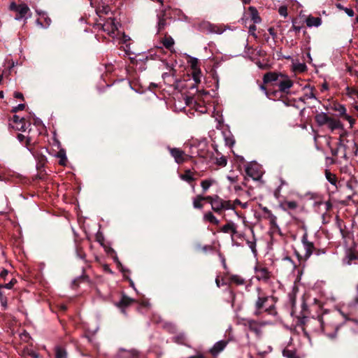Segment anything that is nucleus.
Here are the masks:
<instances>
[{
  "mask_svg": "<svg viewBox=\"0 0 358 358\" xmlns=\"http://www.w3.org/2000/svg\"><path fill=\"white\" fill-rule=\"evenodd\" d=\"M257 299L254 303V313L253 315L255 316H259L263 313H270L274 306L273 304L269 305L268 301L272 296L266 294L260 287H257Z\"/></svg>",
  "mask_w": 358,
  "mask_h": 358,
  "instance_id": "f257e3e1",
  "label": "nucleus"
},
{
  "mask_svg": "<svg viewBox=\"0 0 358 358\" xmlns=\"http://www.w3.org/2000/svg\"><path fill=\"white\" fill-rule=\"evenodd\" d=\"M206 201L210 203L212 210L217 214H221L227 210H234L235 209L230 201L224 200L218 195L206 196Z\"/></svg>",
  "mask_w": 358,
  "mask_h": 358,
  "instance_id": "f03ea898",
  "label": "nucleus"
},
{
  "mask_svg": "<svg viewBox=\"0 0 358 358\" xmlns=\"http://www.w3.org/2000/svg\"><path fill=\"white\" fill-rule=\"evenodd\" d=\"M341 314L342 315L343 317L344 318V322L338 324H335L334 327H335V331L333 333H327V336L331 338L334 339L336 337V334L339 328L343 325H345L347 327H355V328L353 329L355 331H358V320L357 319L350 318L348 314H345L343 313L342 311H340Z\"/></svg>",
  "mask_w": 358,
  "mask_h": 358,
  "instance_id": "7ed1b4c3",
  "label": "nucleus"
},
{
  "mask_svg": "<svg viewBox=\"0 0 358 358\" xmlns=\"http://www.w3.org/2000/svg\"><path fill=\"white\" fill-rule=\"evenodd\" d=\"M301 243L305 250V254L303 255L304 260H308L312 255H313L315 250V245L313 242L308 240V234L305 232L301 237Z\"/></svg>",
  "mask_w": 358,
  "mask_h": 358,
  "instance_id": "20e7f679",
  "label": "nucleus"
},
{
  "mask_svg": "<svg viewBox=\"0 0 358 358\" xmlns=\"http://www.w3.org/2000/svg\"><path fill=\"white\" fill-rule=\"evenodd\" d=\"M241 324L245 327H247L250 331L254 332L257 336H259L261 334V325L257 320L249 318H243L241 320Z\"/></svg>",
  "mask_w": 358,
  "mask_h": 358,
  "instance_id": "39448f33",
  "label": "nucleus"
},
{
  "mask_svg": "<svg viewBox=\"0 0 358 358\" xmlns=\"http://www.w3.org/2000/svg\"><path fill=\"white\" fill-rule=\"evenodd\" d=\"M255 272L256 273V278L259 281H262L266 283L268 282L271 273L267 268L257 266L255 267Z\"/></svg>",
  "mask_w": 358,
  "mask_h": 358,
  "instance_id": "423d86ee",
  "label": "nucleus"
},
{
  "mask_svg": "<svg viewBox=\"0 0 358 358\" xmlns=\"http://www.w3.org/2000/svg\"><path fill=\"white\" fill-rule=\"evenodd\" d=\"M330 325H324L322 317L318 316L317 318H311L308 320L306 327H313V331H324V327H329Z\"/></svg>",
  "mask_w": 358,
  "mask_h": 358,
  "instance_id": "0eeeda50",
  "label": "nucleus"
},
{
  "mask_svg": "<svg viewBox=\"0 0 358 358\" xmlns=\"http://www.w3.org/2000/svg\"><path fill=\"white\" fill-rule=\"evenodd\" d=\"M293 86V81L285 74L278 82V87L280 92L289 94V89Z\"/></svg>",
  "mask_w": 358,
  "mask_h": 358,
  "instance_id": "6e6552de",
  "label": "nucleus"
},
{
  "mask_svg": "<svg viewBox=\"0 0 358 358\" xmlns=\"http://www.w3.org/2000/svg\"><path fill=\"white\" fill-rule=\"evenodd\" d=\"M17 15L15 17V20L20 21L22 20H27L31 15V13L29 6L26 3H20V7L16 11Z\"/></svg>",
  "mask_w": 358,
  "mask_h": 358,
  "instance_id": "1a4fd4ad",
  "label": "nucleus"
},
{
  "mask_svg": "<svg viewBox=\"0 0 358 358\" xmlns=\"http://www.w3.org/2000/svg\"><path fill=\"white\" fill-rule=\"evenodd\" d=\"M171 155L174 158L175 162L180 164L186 160L185 152L180 148L168 147Z\"/></svg>",
  "mask_w": 358,
  "mask_h": 358,
  "instance_id": "9d476101",
  "label": "nucleus"
},
{
  "mask_svg": "<svg viewBox=\"0 0 358 358\" xmlns=\"http://www.w3.org/2000/svg\"><path fill=\"white\" fill-rule=\"evenodd\" d=\"M227 344L228 341L224 340L216 342L210 350V354L214 357L217 356L226 348Z\"/></svg>",
  "mask_w": 358,
  "mask_h": 358,
  "instance_id": "9b49d317",
  "label": "nucleus"
},
{
  "mask_svg": "<svg viewBox=\"0 0 358 358\" xmlns=\"http://www.w3.org/2000/svg\"><path fill=\"white\" fill-rule=\"evenodd\" d=\"M283 73L277 72H268L264 75V83H268L271 82H278Z\"/></svg>",
  "mask_w": 358,
  "mask_h": 358,
  "instance_id": "f8f14e48",
  "label": "nucleus"
},
{
  "mask_svg": "<svg viewBox=\"0 0 358 358\" xmlns=\"http://www.w3.org/2000/svg\"><path fill=\"white\" fill-rule=\"evenodd\" d=\"M134 300L125 294H123L120 301L115 303V306L117 308H126L130 306Z\"/></svg>",
  "mask_w": 358,
  "mask_h": 358,
  "instance_id": "ddd939ff",
  "label": "nucleus"
},
{
  "mask_svg": "<svg viewBox=\"0 0 358 358\" xmlns=\"http://www.w3.org/2000/svg\"><path fill=\"white\" fill-rule=\"evenodd\" d=\"M298 203L295 201H285L280 203V207L284 210H296L298 208Z\"/></svg>",
  "mask_w": 358,
  "mask_h": 358,
  "instance_id": "4468645a",
  "label": "nucleus"
},
{
  "mask_svg": "<svg viewBox=\"0 0 358 358\" xmlns=\"http://www.w3.org/2000/svg\"><path fill=\"white\" fill-rule=\"evenodd\" d=\"M250 12V18L254 24H259L262 22V19L259 15L257 9L254 6H250L248 8Z\"/></svg>",
  "mask_w": 358,
  "mask_h": 358,
  "instance_id": "2eb2a0df",
  "label": "nucleus"
},
{
  "mask_svg": "<svg viewBox=\"0 0 358 358\" xmlns=\"http://www.w3.org/2000/svg\"><path fill=\"white\" fill-rule=\"evenodd\" d=\"M316 122L320 126L324 125L329 121V117L327 115L326 113L321 112L317 113L315 117Z\"/></svg>",
  "mask_w": 358,
  "mask_h": 358,
  "instance_id": "dca6fc26",
  "label": "nucleus"
},
{
  "mask_svg": "<svg viewBox=\"0 0 358 358\" xmlns=\"http://www.w3.org/2000/svg\"><path fill=\"white\" fill-rule=\"evenodd\" d=\"M221 231L223 232V233H229V232H231L232 234V236H233L234 234L237 233L236 226V224L234 222H229L227 224H224L221 228Z\"/></svg>",
  "mask_w": 358,
  "mask_h": 358,
  "instance_id": "f3484780",
  "label": "nucleus"
},
{
  "mask_svg": "<svg viewBox=\"0 0 358 358\" xmlns=\"http://www.w3.org/2000/svg\"><path fill=\"white\" fill-rule=\"evenodd\" d=\"M306 24L308 27H317L321 25L322 20L320 17H308L306 20Z\"/></svg>",
  "mask_w": 358,
  "mask_h": 358,
  "instance_id": "a211bd4d",
  "label": "nucleus"
},
{
  "mask_svg": "<svg viewBox=\"0 0 358 358\" xmlns=\"http://www.w3.org/2000/svg\"><path fill=\"white\" fill-rule=\"evenodd\" d=\"M103 29L108 31H114L117 29V26L114 20L109 18L107 22L103 25Z\"/></svg>",
  "mask_w": 358,
  "mask_h": 358,
  "instance_id": "6ab92c4d",
  "label": "nucleus"
},
{
  "mask_svg": "<svg viewBox=\"0 0 358 358\" xmlns=\"http://www.w3.org/2000/svg\"><path fill=\"white\" fill-rule=\"evenodd\" d=\"M158 22L157 25V34L164 30L167 25L166 19L164 17V15H157Z\"/></svg>",
  "mask_w": 358,
  "mask_h": 358,
  "instance_id": "aec40b11",
  "label": "nucleus"
},
{
  "mask_svg": "<svg viewBox=\"0 0 358 358\" xmlns=\"http://www.w3.org/2000/svg\"><path fill=\"white\" fill-rule=\"evenodd\" d=\"M206 200V196H203L202 195H197L193 199V206L196 209H201L203 208V204L201 203L202 201Z\"/></svg>",
  "mask_w": 358,
  "mask_h": 358,
  "instance_id": "412c9836",
  "label": "nucleus"
},
{
  "mask_svg": "<svg viewBox=\"0 0 358 358\" xmlns=\"http://www.w3.org/2000/svg\"><path fill=\"white\" fill-rule=\"evenodd\" d=\"M327 124H328L329 128L332 131L342 127V124L340 120H334L331 117H329V121H328Z\"/></svg>",
  "mask_w": 358,
  "mask_h": 358,
  "instance_id": "4be33fe9",
  "label": "nucleus"
},
{
  "mask_svg": "<svg viewBox=\"0 0 358 358\" xmlns=\"http://www.w3.org/2000/svg\"><path fill=\"white\" fill-rule=\"evenodd\" d=\"M17 282L15 279H12L8 283L6 284H0V300L1 302H3V292L1 291L2 288H6L8 289H10L13 288V285Z\"/></svg>",
  "mask_w": 358,
  "mask_h": 358,
  "instance_id": "5701e85b",
  "label": "nucleus"
},
{
  "mask_svg": "<svg viewBox=\"0 0 358 358\" xmlns=\"http://www.w3.org/2000/svg\"><path fill=\"white\" fill-rule=\"evenodd\" d=\"M203 219L206 221H208L212 224L217 225L220 221L216 218V217L211 212H207L203 215Z\"/></svg>",
  "mask_w": 358,
  "mask_h": 358,
  "instance_id": "b1692460",
  "label": "nucleus"
},
{
  "mask_svg": "<svg viewBox=\"0 0 358 358\" xmlns=\"http://www.w3.org/2000/svg\"><path fill=\"white\" fill-rule=\"evenodd\" d=\"M89 281V277L85 274V269L83 268V273L72 280L71 285L73 287H78V282L80 281Z\"/></svg>",
  "mask_w": 358,
  "mask_h": 358,
  "instance_id": "393cba45",
  "label": "nucleus"
},
{
  "mask_svg": "<svg viewBox=\"0 0 358 358\" xmlns=\"http://www.w3.org/2000/svg\"><path fill=\"white\" fill-rule=\"evenodd\" d=\"M55 358H66L67 353L64 348L60 346L55 347Z\"/></svg>",
  "mask_w": 358,
  "mask_h": 358,
  "instance_id": "a878e982",
  "label": "nucleus"
},
{
  "mask_svg": "<svg viewBox=\"0 0 358 358\" xmlns=\"http://www.w3.org/2000/svg\"><path fill=\"white\" fill-rule=\"evenodd\" d=\"M180 178L187 182H191L195 180L190 170H186L184 174L180 176Z\"/></svg>",
  "mask_w": 358,
  "mask_h": 358,
  "instance_id": "bb28decb",
  "label": "nucleus"
},
{
  "mask_svg": "<svg viewBox=\"0 0 358 358\" xmlns=\"http://www.w3.org/2000/svg\"><path fill=\"white\" fill-rule=\"evenodd\" d=\"M215 181L213 179H206L201 182V186L202 187L203 192H206L210 187L215 183Z\"/></svg>",
  "mask_w": 358,
  "mask_h": 358,
  "instance_id": "cd10ccee",
  "label": "nucleus"
},
{
  "mask_svg": "<svg viewBox=\"0 0 358 358\" xmlns=\"http://www.w3.org/2000/svg\"><path fill=\"white\" fill-rule=\"evenodd\" d=\"M325 177L327 181L333 185H336L337 178L336 175L331 173L329 170L325 171Z\"/></svg>",
  "mask_w": 358,
  "mask_h": 358,
  "instance_id": "c85d7f7f",
  "label": "nucleus"
},
{
  "mask_svg": "<svg viewBox=\"0 0 358 358\" xmlns=\"http://www.w3.org/2000/svg\"><path fill=\"white\" fill-rule=\"evenodd\" d=\"M246 243H247L248 246L250 248L254 256H257V250L256 248L257 243H256L255 238H253V239L252 241L247 240Z\"/></svg>",
  "mask_w": 358,
  "mask_h": 358,
  "instance_id": "c756f323",
  "label": "nucleus"
},
{
  "mask_svg": "<svg viewBox=\"0 0 358 358\" xmlns=\"http://www.w3.org/2000/svg\"><path fill=\"white\" fill-rule=\"evenodd\" d=\"M173 341L178 344L185 345L186 335L184 333H180L173 338Z\"/></svg>",
  "mask_w": 358,
  "mask_h": 358,
  "instance_id": "7c9ffc66",
  "label": "nucleus"
},
{
  "mask_svg": "<svg viewBox=\"0 0 358 358\" xmlns=\"http://www.w3.org/2000/svg\"><path fill=\"white\" fill-rule=\"evenodd\" d=\"M282 355L286 358H299L295 350L284 349L282 350Z\"/></svg>",
  "mask_w": 358,
  "mask_h": 358,
  "instance_id": "2f4dec72",
  "label": "nucleus"
},
{
  "mask_svg": "<svg viewBox=\"0 0 358 358\" xmlns=\"http://www.w3.org/2000/svg\"><path fill=\"white\" fill-rule=\"evenodd\" d=\"M162 43L166 48L171 49L174 45V40L171 36L166 37L163 39Z\"/></svg>",
  "mask_w": 358,
  "mask_h": 358,
  "instance_id": "473e14b6",
  "label": "nucleus"
},
{
  "mask_svg": "<svg viewBox=\"0 0 358 358\" xmlns=\"http://www.w3.org/2000/svg\"><path fill=\"white\" fill-rule=\"evenodd\" d=\"M231 281L237 285H243L245 283V279L238 275H233L230 278Z\"/></svg>",
  "mask_w": 358,
  "mask_h": 358,
  "instance_id": "72a5a7b5",
  "label": "nucleus"
},
{
  "mask_svg": "<svg viewBox=\"0 0 358 358\" xmlns=\"http://www.w3.org/2000/svg\"><path fill=\"white\" fill-rule=\"evenodd\" d=\"M217 166L224 167L227 164V159L226 157L221 156L220 157H216L215 162Z\"/></svg>",
  "mask_w": 358,
  "mask_h": 358,
  "instance_id": "f704fd0d",
  "label": "nucleus"
},
{
  "mask_svg": "<svg viewBox=\"0 0 358 358\" xmlns=\"http://www.w3.org/2000/svg\"><path fill=\"white\" fill-rule=\"evenodd\" d=\"M321 205L324 206L326 211L329 210L333 206V205L330 201H324V202L321 201H315L314 203V206H321Z\"/></svg>",
  "mask_w": 358,
  "mask_h": 358,
  "instance_id": "c9c22d12",
  "label": "nucleus"
},
{
  "mask_svg": "<svg viewBox=\"0 0 358 358\" xmlns=\"http://www.w3.org/2000/svg\"><path fill=\"white\" fill-rule=\"evenodd\" d=\"M57 157L60 159L59 164H61V165H65L66 164V161H67V157L66 156V154H65L64 151H63V150L59 151L58 152Z\"/></svg>",
  "mask_w": 358,
  "mask_h": 358,
  "instance_id": "e433bc0d",
  "label": "nucleus"
},
{
  "mask_svg": "<svg viewBox=\"0 0 358 358\" xmlns=\"http://www.w3.org/2000/svg\"><path fill=\"white\" fill-rule=\"evenodd\" d=\"M223 32L222 29L217 25L211 24V27L208 29V34H221Z\"/></svg>",
  "mask_w": 358,
  "mask_h": 358,
  "instance_id": "4c0bfd02",
  "label": "nucleus"
},
{
  "mask_svg": "<svg viewBox=\"0 0 358 358\" xmlns=\"http://www.w3.org/2000/svg\"><path fill=\"white\" fill-rule=\"evenodd\" d=\"M224 141L225 144L229 147L233 146L235 143L234 138L231 134H229V136L224 135Z\"/></svg>",
  "mask_w": 358,
  "mask_h": 358,
  "instance_id": "58836bf2",
  "label": "nucleus"
},
{
  "mask_svg": "<svg viewBox=\"0 0 358 358\" xmlns=\"http://www.w3.org/2000/svg\"><path fill=\"white\" fill-rule=\"evenodd\" d=\"M334 110L338 111L341 115H345L346 114V108L344 105L338 104L334 107Z\"/></svg>",
  "mask_w": 358,
  "mask_h": 358,
  "instance_id": "ea45409f",
  "label": "nucleus"
},
{
  "mask_svg": "<svg viewBox=\"0 0 358 358\" xmlns=\"http://www.w3.org/2000/svg\"><path fill=\"white\" fill-rule=\"evenodd\" d=\"M267 219L269 220V223L273 227H278L277 217L275 215L272 214L268 216Z\"/></svg>",
  "mask_w": 358,
  "mask_h": 358,
  "instance_id": "a19ab883",
  "label": "nucleus"
},
{
  "mask_svg": "<svg viewBox=\"0 0 358 358\" xmlns=\"http://www.w3.org/2000/svg\"><path fill=\"white\" fill-rule=\"evenodd\" d=\"M210 27H211V23L208 22H203L200 24V29L207 34H208V29H210Z\"/></svg>",
  "mask_w": 358,
  "mask_h": 358,
  "instance_id": "79ce46f5",
  "label": "nucleus"
},
{
  "mask_svg": "<svg viewBox=\"0 0 358 358\" xmlns=\"http://www.w3.org/2000/svg\"><path fill=\"white\" fill-rule=\"evenodd\" d=\"M76 255L78 258L85 261L86 254L81 248H76Z\"/></svg>",
  "mask_w": 358,
  "mask_h": 358,
  "instance_id": "37998d69",
  "label": "nucleus"
},
{
  "mask_svg": "<svg viewBox=\"0 0 358 358\" xmlns=\"http://www.w3.org/2000/svg\"><path fill=\"white\" fill-rule=\"evenodd\" d=\"M200 77H201L200 70H198L197 71H194L193 73V79L196 83H199L201 82Z\"/></svg>",
  "mask_w": 358,
  "mask_h": 358,
  "instance_id": "c03bdc74",
  "label": "nucleus"
},
{
  "mask_svg": "<svg viewBox=\"0 0 358 358\" xmlns=\"http://www.w3.org/2000/svg\"><path fill=\"white\" fill-rule=\"evenodd\" d=\"M282 260L285 262H289L291 265L292 268H293V269L296 268V265L295 264V263L294 262V261L292 259L291 257L286 256L282 258Z\"/></svg>",
  "mask_w": 358,
  "mask_h": 358,
  "instance_id": "a18cd8bd",
  "label": "nucleus"
},
{
  "mask_svg": "<svg viewBox=\"0 0 358 358\" xmlns=\"http://www.w3.org/2000/svg\"><path fill=\"white\" fill-rule=\"evenodd\" d=\"M278 13L281 16L287 17V9L286 6H280L278 9Z\"/></svg>",
  "mask_w": 358,
  "mask_h": 358,
  "instance_id": "49530a36",
  "label": "nucleus"
},
{
  "mask_svg": "<svg viewBox=\"0 0 358 358\" xmlns=\"http://www.w3.org/2000/svg\"><path fill=\"white\" fill-rule=\"evenodd\" d=\"M25 108V105L24 103H19L17 106H15L12 109L13 113H17L19 110H22Z\"/></svg>",
  "mask_w": 358,
  "mask_h": 358,
  "instance_id": "de8ad7c7",
  "label": "nucleus"
},
{
  "mask_svg": "<svg viewBox=\"0 0 358 358\" xmlns=\"http://www.w3.org/2000/svg\"><path fill=\"white\" fill-rule=\"evenodd\" d=\"M346 92H347V94L349 96H350L352 94H358L357 89H355V88L350 87H346Z\"/></svg>",
  "mask_w": 358,
  "mask_h": 358,
  "instance_id": "09e8293b",
  "label": "nucleus"
},
{
  "mask_svg": "<svg viewBox=\"0 0 358 358\" xmlns=\"http://www.w3.org/2000/svg\"><path fill=\"white\" fill-rule=\"evenodd\" d=\"M302 26L297 24V22L296 20L292 21V29L296 31L299 32L301 29Z\"/></svg>",
  "mask_w": 358,
  "mask_h": 358,
  "instance_id": "8fccbe9b",
  "label": "nucleus"
},
{
  "mask_svg": "<svg viewBox=\"0 0 358 358\" xmlns=\"http://www.w3.org/2000/svg\"><path fill=\"white\" fill-rule=\"evenodd\" d=\"M338 146L341 148H343L344 149L343 157L347 158V154H348L347 149L348 148V147L346 145H344L342 143L341 140H340V141H339Z\"/></svg>",
  "mask_w": 358,
  "mask_h": 358,
  "instance_id": "3c124183",
  "label": "nucleus"
},
{
  "mask_svg": "<svg viewBox=\"0 0 358 358\" xmlns=\"http://www.w3.org/2000/svg\"><path fill=\"white\" fill-rule=\"evenodd\" d=\"M190 64L192 69H196L198 65V59L196 57H192Z\"/></svg>",
  "mask_w": 358,
  "mask_h": 358,
  "instance_id": "603ef678",
  "label": "nucleus"
},
{
  "mask_svg": "<svg viewBox=\"0 0 358 358\" xmlns=\"http://www.w3.org/2000/svg\"><path fill=\"white\" fill-rule=\"evenodd\" d=\"M18 124H19V126L16 127L17 130L22 131H26L27 127H26V124H25L24 121L22 122V123H19Z\"/></svg>",
  "mask_w": 358,
  "mask_h": 358,
  "instance_id": "864d4df0",
  "label": "nucleus"
},
{
  "mask_svg": "<svg viewBox=\"0 0 358 358\" xmlns=\"http://www.w3.org/2000/svg\"><path fill=\"white\" fill-rule=\"evenodd\" d=\"M13 120L15 123L18 124L19 123H22V122L24 121V118L20 117L18 115H14L13 117Z\"/></svg>",
  "mask_w": 358,
  "mask_h": 358,
  "instance_id": "5fc2aeb1",
  "label": "nucleus"
},
{
  "mask_svg": "<svg viewBox=\"0 0 358 358\" xmlns=\"http://www.w3.org/2000/svg\"><path fill=\"white\" fill-rule=\"evenodd\" d=\"M20 7V4H16L15 2H11L9 6V9L13 11H17L18 8Z\"/></svg>",
  "mask_w": 358,
  "mask_h": 358,
  "instance_id": "6e6d98bb",
  "label": "nucleus"
},
{
  "mask_svg": "<svg viewBox=\"0 0 358 358\" xmlns=\"http://www.w3.org/2000/svg\"><path fill=\"white\" fill-rule=\"evenodd\" d=\"M257 29L256 25L255 24L250 25L249 27V33L252 35L255 36V31Z\"/></svg>",
  "mask_w": 358,
  "mask_h": 358,
  "instance_id": "4d7b16f0",
  "label": "nucleus"
},
{
  "mask_svg": "<svg viewBox=\"0 0 358 358\" xmlns=\"http://www.w3.org/2000/svg\"><path fill=\"white\" fill-rule=\"evenodd\" d=\"M326 253L325 249H318L315 248V250L314 251V253L317 256H320L321 255H324Z\"/></svg>",
  "mask_w": 358,
  "mask_h": 358,
  "instance_id": "13d9d810",
  "label": "nucleus"
},
{
  "mask_svg": "<svg viewBox=\"0 0 358 358\" xmlns=\"http://www.w3.org/2000/svg\"><path fill=\"white\" fill-rule=\"evenodd\" d=\"M344 118L349 122V123L350 124L351 127L352 126V124L355 122V120L350 115H349L348 114H345L344 115Z\"/></svg>",
  "mask_w": 358,
  "mask_h": 358,
  "instance_id": "bf43d9fd",
  "label": "nucleus"
},
{
  "mask_svg": "<svg viewBox=\"0 0 358 358\" xmlns=\"http://www.w3.org/2000/svg\"><path fill=\"white\" fill-rule=\"evenodd\" d=\"M305 96L306 97V99H316L315 96V94L313 93V88H311V91L309 92V93H306L305 94Z\"/></svg>",
  "mask_w": 358,
  "mask_h": 358,
  "instance_id": "052dcab7",
  "label": "nucleus"
},
{
  "mask_svg": "<svg viewBox=\"0 0 358 358\" xmlns=\"http://www.w3.org/2000/svg\"><path fill=\"white\" fill-rule=\"evenodd\" d=\"M344 11L349 17H353L355 15L354 10L352 8H345Z\"/></svg>",
  "mask_w": 358,
  "mask_h": 358,
  "instance_id": "680f3d73",
  "label": "nucleus"
},
{
  "mask_svg": "<svg viewBox=\"0 0 358 358\" xmlns=\"http://www.w3.org/2000/svg\"><path fill=\"white\" fill-rule=\"evenodd\" d=\"M281 186H278L274 191V196L278 199L280 196Z\"/></svg>",
  "mask_w": 358,
  "mask_h": 358,
  "instance_id": "e2e57ef3",
  "label": "nucleus"
},
{
  "mask_svg": "<svg viewBox=\"0 0 358 358\" xmlns=\"http://www.w3.org/2000/svg\"><path fill=\"white\" fill-rule=\"evenodd\" d=\"M352 152H354V155L355 156H357V154H358V147H357V143L355 141H353L352 143Z\"/></svg>",
  "mask_w": 358,
  "mask_h": 358,
  "instance_id": "0e129e2a",
  "label": "nucleus"
},
{
  "mask_svg": "<svg viewBox=\"0 0 358 358\" xmlns=\"http://www.w3.org/2000/svg\"><path fill=\"white\" fill-rule=\"evenodd\" d=\"M296 69L301 72H303L306 70V66L304 64H299Z\"/></svg>",
  "mask_w": 358,
  "mask_h": 358,
  "instance_id": "69168bd1",
  "label": "nucleus"
},
{
  "mask_svg": "<svg viewBox=\"0 0 358 358\" xmlns=\"http://www.w3.org/2000/svg\"><path fill=\"white\" fill-rule=\"evenodd\" d=\"M262 211L266 215V217L273 214L271 210H269L267 207H263L262 208Z\"/></svg>",
  "mask_w": 358,
  "mask_h": 358,
  "instance_id": "338daca9",
  "label": "nucleus"
},
{
  "mask_svg": "<svg viewBox=\"0 0 358 358\" xmlns=\"http://www.w3.org/2000/svg\"><path fill=\"white\" fill-rule=\"evenodd\" d=\"M356 292H357V294H356V296H355L354 301H353L354 305H357L358 304V283H357V285L356 287Z\"/></svg>",
  "mask_w": 358,
  "mask_h": 358,
  "instance_id": "774afa93",
  "label": "nucleus"
}]
</instances>
